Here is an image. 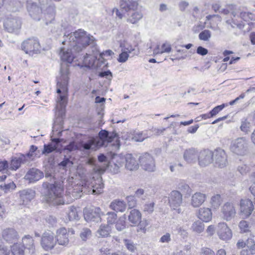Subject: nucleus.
<instances>
[{
  "instance_id": "56",
  "label": "nucleus",
  "mask_w": 255,
  "mask_h": 255,
  "mask_svg": "<svg viewBox=\"0 0 255 255\" xmlns=\"http://www.w3.org/2000/svg\"><path fill=\"white\" fill-rule=\"evenodd\" d=\"M227 106V105H226ZM226 106V105L223 104L222 105L215 107L212 111L210 112L211 117L216 116L221 111H222Z\"/></svg>"
},
{
  "instance_id": "33",
  "label": "nucleus",
  "mask_w": 255,
  "mask_h": 255,
  "mask_svg": "<svg viewBox=\"0 0 255 255\" xmlns=\"http://www.w3.org/2000/svg\"><path fill=\"white\" fill-rule=\"evenodd\" d=\"M19 193L21 199L25 203L30 201L35 196L34 191L30 189L23 190Z\"/></svg>"
},
{
  "instance_id": "26",
  "label": "nucleus",
  "mask_w": 255,
  "mask_h": 255,
  "mask_svg": "<svg viewBox=\"0 0 255 255\" xmlns=\"http://www.w3.org/2000/svg\"><path fill=\"white\" fill-rule=\"evenodd\" d=\"M137 6V2L133 0H121L120 2L121 8L127 12L136 10Z\"/></svg>"
},
{
  "instance_id": "21",
  "label": "nucleus",
  "mask_w": 255,
  "mask_h": 255,
  "mask_svg": "<svg viewBox=\"0 0 255 255\" xmlns=\"http://www.w3.org/2000/svg\"><path fill=\"white\" fill-rule=\"evenodd\" d=\"M199 153L195 148L186 149L183 153V158L188 163H195L198 159Z\"/></svg>"
},
{
  "instance_id": "61",
  "label": "nucleus",
  "mask_w": 255,
  "mask_h": 255,
  "mask_svg": "<svg viewBox=\"0 0 255 255\" xmlns=\"http://www.w3.org/2000/svg\"><path fill=\"white\" fill-rule=\"evenodd\" d=\"M249 170V167L245 164H241L238 167V171L242 175L247 174Z\"/></svg>"
},
{
  "instance_id": "49",
  "label": "nucleus",
  "mask_w": 255,
  "mask_h": 255,
  "mask_svg": "<svg viewBox=\"0 0 255 255\" xmlns=\"http://www.w3.org/2000/svg\"><path fill=\"white\" fill-rule=\"evenodd\" d=\"M226 22L228 24H230L233 28L235 27V26H237V27L241 29L243 28L244 26L242 21L240 20H238L234 18H232V21H231L230 20H228L226 21Z\"/></svg>"
},
{
  "instance_id": "30",
  "label": "nucleus",
  "mask_w": 255,
  "mask_h": 255,
  "mask_svg": "<svg viewBox=\"0 0 255 255\" xmlns=\"http://www.w3.org/2000/svg\"><path fill=\"white\" fill-rule=\"evenodd\" d=\"M94 43L90 44L89 45H91V46L93 47L94 49L93 50V54L94 55V56L97 54L98 53V50L96 46V45L95 44V39L94 38ZM94 56H92L90 55H88L86 54V55L84 56L83 62L85 64V65L86 67H90L92 66L94 64L95 59Z\"/></svg>"
},
{
  "instance_id": "4",
  "label": "nucleus",
  "mask_w": 255,
  "mask_h": 255,
  "mask_svg": "<svg viewBox=\"0 0 255 255\" xmlns=\"http://www.w3.org/2000/svg\"><path fill=\"white\" fill-rule=\"evenodd\" d=\"M116 137L117 133L114 132H109L106 130H101L98 136L91 137L86 141H82L81 147L84 150H96L105 145L106 143L112 142Z\"/></svg>"
},
{
  "instance_id": "57",
  "label": "nucleus",
  "mask_w": 255,
  "mask_h": 255,
  "mask_svg": "<svg viewBox=\"0 0 255 255\" xmlns=\"http://www.w3.org/2000/svg\"><path fill=\"white\" fill-rule=\"evenodd\" d=\"M122 52L119 55V57L118 59V60L119 62L124 63L127 61L128 58L129 57L128 52H127L126 51H122Z\"/></svg>"
},
{
  "instance_id": "62",
  "label": "nucleus",
  "mask_w": 255,
  "mask_h": 255,
  "mask_svg": "<svg viewBox=\"0 0 255 255\" xmlns=\"http://www.w3.org/2000/svg\"><path fill=\"white\" fill-rule=\"evenodd\" d=\"M114 159L116 160L117 162L115 163V165L117 167L116 170L118 172L119 169L123 165L124 159L119 156H116L114 157Z\"/></svg>"
},
{
  "instance_id": "59",
  "label": "nucleus",
  "mask_w": 255,
  "mask_h": 255,
  "mask_svg": "<svg viewBox=\"0 0 255 255\" xmlns=\"http://www.w3.org/2000/svg\"><path fill=\"white\" fill-rule=\"evenodd\" d=\"M171 241V235L169 233H166L161 237L159 242L162 244H168Z\"/></svg>"
},
{
  "instance_id": "63",
  "label": "nucleus",
  "mask_w": 255,
  "mask_h": 255,
  "mask_svg": "<svg viewBox=\"0 0 255 255\" xmlns=\"http://www.w3.org/2000/svg\"><path fill=\"white\" fill-rule=\"evenodd\" d=\"M200 255H215V253L212 250L208 248H202L201 250Z\"/></svg>"
},
{
  "instance_id": "55",
  "label": "nucleus",
  "mask_w": 255,
  "mask_h": 255,
  "mask_svg": "<svg viewBox=\"0 0 255 255\" xmlns=\"http://www.w3.org/2000/svg\"><path fill=\"white\" fill-rule=\"evenodd\" d=\"M247 247L249 252L252 255H255V242L253 239H249L247 240Z\"/></svg>"
},
{
  "instance_id": "51",
  "label": "nucleus",
  "mask_w": 255,
  "mask_h": 255,
  "mask_svg": "<svg viewBox=\"0 0 255 255\" xmlns=\"http://www.w3.org/2000/svg\"><path fill=\"white\" fill-rule=\"evenodd\" d=\"M68 215L70 221L78 219V212L76 208L72 206L70 207Z\"/></svg>"
},
{
  "instance_id": "10",
  "label": "nucleus",
  "mask_w": 255,
  "mask_h": 255,
  "mask_svg": "<svg viewBox=\"0 0 255 255\" xmlns=\"http://www.w3.org/2000/svg\"><path fill=\"white\" fill-rule=\"evenodd\" d=\"M140 164L146 171L153 172L155 169V163L153 157L148 153L142 154L139 158Z\"/></svg>"
},
{
  "instance_id": "48",
  "label": "nucleus",
  "mask_w": 255,
  "mask_h": 255,
  "mask_svg": "<svg viewBox=\"0 0 255 255\" xmlns=\"http://www.w3.org/2000/svg\"><path fill=\"white\" fill-rule=\"evenodd\" d=\"M0 188L5 193H7L8 192L11 191L12 190H14L16 188V185L13 183V182H11L7 184H4V185H0Z\"/></svg>"
},
{
  "instance_id": "58",
  "label": "nucleus",
  "mask_w": 255,
  "mask_h": 255,
  "mask_svg": "<svg viewBox=\"0 0 255 255\" xmlns=\"http://www.w3.org/2000/svg\"><path fill=\"white\" fill-rule=\"evenodd\" d=\"M126 200L128 203L129 208H132L135 206L136 204V201L135 198L133 196H129L126 198Z\"/></svg>"
},
{
  "instance_id": "28",
  "label": "nucleus",
  "mask_w": 255,
  "mask_h": 255,
  "mask_svg": "<svg viewBox=\"0 0 255 255\" xmlns=\"http://www.w3.org/2000/svg\"><path fill=\"white\" fill-rule=\"evenodd\" d=\"M125 167L130 171L136 170L138 167V163L135 158L131 154H128L125 156Z\"/></svg>"
},
{
  "instance_id": "41",
  "label": "nucleus",
  "mask_w": 255,
  "mask_h": 255,
  "mask_svg": "<svg viewBox=\"0 0 255 255\" xmlns=\"http://www.w3.org/2000/svg\"><path fill=\"white\" fill-rule=\"evenodd\" d=\"M122 51H126L128 53H131L134 50L132 45L125 39L120 40L118 41Z\"/></svg>"
},
{
  "instance_id": "12",
  "label": "nucleus",
  "mask_w": 255,
  "mask_h": 255,
  "mask_svg": "<svg viewBox=\"0 0 255 255\" xmlns=\"http://www.w3.org/2000/svg\"><path fill=\"white\" fill-rule=\"evenodd\" d=\"M21 24L18 17L8 18L4 23V27L8 32L17 33L21 27Z\"/></svg>"
},
{
  "instance_id": "38",
  "label": "nucleus",
  "mask_w": 255,
  "mask_h": 255,
  "mask_svg": "<svg viewBox=\"0 0 255 255\" xmlns=\"http://www.w3.org/2000/svg\"><path fill=\"white\" fill-rule=\"evenodd\" d=\"M223 200L219 194H216L211 197L210 200L211 207L213 210L218 209L222 204Z\"/></svg>"
},
{
  "instance_id": "27",
  "label": "nucleus",
  "mask_w": 255,
  "mask_h": 255,
  "mask_svg": "<svg viewBox=\"0 0 255 255\" xmlns=\"http://www.w3.org/2000/svg\"><path fill=\"white\" fill-rule=\"evenodd\" d=\"M198 218L203 222H208L211 220L212 213L209 208L202 207L198 210Z\"/></svg>"
},
{
  "instance_id": "1",
  "label": "nucleus",
  "mask_w": 255,
  "mask_h": 255,
  "mask_svg": "<svg viewBox=\"0 0 255 255\" xmlns=\"http://www.w3.org/2000/svg\"><path fill=\"white\" fill-rule=\"evenodd\" d=\"M64 36L65 39L62 44H68L69 47L67 49L61 48L59 55L62 61L69 63L75 58L74 53H79L88 45L94 43L93 36L81 29Z\"/></svg>"
},
{
  "instance_id": "25",
  "label": "nucleus",
  "mask_w": 255,
  "mask_h": 255,
  "mask_svg": "<svg viewBox=\"0 0 255 255\" xmlns=\"http://www.w3.org/2000/svg\"><path fill=\"white\" fill-rule=\"evenodd\" d=\"M27 8L30 15L33 19L39 20L42 17L41 6L39 7L35 3H29L27 4Z\"/></svg>"
},
{
  "instance_id": "13",
  "label": "nucleus",
  "mask_w": 255,
  "mask_h": 255,
  "mask_svg": "<svg viewBox=\"0 0 255 255\" xmlns=\"http://www.w3.org/2000/svg\"><path fill=\"white\" fill-rule=\"evenodd\" d=\"M217 233L219 238L224 241L229 240L232 237V232L225 222L218 223L217 226Z\"/></svg>"
},
{
  "instance_id": "47",
  "label": "nucleus",
  "mask_w": 255,
  "mask_h": 255,
  "mask_svg": "<svg viewBox=\"0 0 255 255\" xmlns=\"http://www.w3.org/2000/svg\"><path fill=\"white\" fill-rule=\"evenodd\" d=\"M116 228L119 231H122L126 228L125 218H120L116 223Z\"/></svg>"
},
{
  "instance_id": "15",
  "label": "nucleus",
  "mask_w": 255,
  "mask_h": 255,
  "mask_svg": "<svg viewBox=\"0 0 255 255\" xmlns=\"http://www.w3.org/2000/svg\"><path fill=\"white\" fill-rule=\"evenodd\" d=\"M223 218L227 221H230L236 215V211L234 205L230 202L225 203L221 208Z\"/></svg>"
},
{
  "instance_id": "24",
  "label": "nucleus",
  "mask_w": 255,
  "mask_h": 255,
  "mask_svg": "<svg viewBox=\"0 0 255 255\" xmlns=\"http://www.w3.org/2000/svg\"><path fill=\"white\" fill-rule=\"evenodd\" d=\"M44 176L43 173L36 168L30 169L25 176V178L29 182H34L40 180Z\"/></svg>"
},
{
  "instance_id": "53",
  "label": "nucleus",
  "mask_w": 255,
  "mask_h": 255,
  "mask_svg": "<svg viewBox=\"0 0 255 255\" xmlns=\"http://www.w3.org/2000/svg\"><path fill=\"white\" fill-rule=\"evenodd\" d=\"M211 36V32L209 30H204L199 35V38L200 40L204 41H208Z\"/></svg>"
},
{
  "instance_id": "7",
  "label": "nucleus",
  "mask_w": 255,
  "mask_h": 255,
  "mask_svg": "<svg viewBox=\"0 0 255 255\" xmlns=\"http://www.w3.org/2000/svg\"><path fill=\"white\" fill-rule=\"evenodd\" d=\"M40 243L45 251L53 250L56 245L54 234L50 231L45 232L41 237Z\"/></svg>"
},
{
  "instance_id": "17",
  "label": "nucleus",
  "mask_w": 255,
  "mask_h": 255,
  "mask_svg": "<svg viewBox=\"0 0 255 255\" xmlns=\"http://www.w3.org/2000/svg\"><path fill=\"white\" fill-rule=\"evenodd\" d=\"M213 160L216 165L221 168L227 164V155L225 151L221 148H218L213 152Z\"/></svg>"
},
{
  "instance_id": "3",
  "label": "nucleus",
  "mask_w": 255,
  "mask_h": 255,
  "mask_svg": "<svg viewBox=\"0 0 255 255\" xmlns=\"http://www.w3.org/2000/svg\"><path fill=\"white\" fill-rule=\"evenodd\" d=\"M42 187L44 190L42 192L43 200L46 202L53 205L64 204L63 199V189L60 184L44 182Z\"/></svg>"
},
{
  "instance_id": "43",
  "label": "nucleus",
  "mask_w": 255,
  "mask_h": 255,
  "mask_svg": "<svg viewBox=\"0 0 255 255\" xmlns=\"http://www.w3.org/2000/svg\"><path fill=\"white\" fill-rule=\"evenodd\" d=\"M155 203L153 201L147 202L142 207V211L143 212L150 214L154 211Z\"/></svg>"
},
{
  "instance_id": "45",
  "label": "nucleus",
  "mask_w": 255,
  "mask_h": 255,
  "mask_svg": "<svg viewBox=\"0 0 255 255\" xmlns=\"http://www.w3.org/2000/svg\"><path fill=\"white\" fill-rule=\"evenodd\" d=\"M11 250L13 255H24L23 247L19 244H14Z\"/></svg>"
},
{
  "instance_id": "39",
  "label": "nucleus",
  "mask_w": 255,
  "mask_h": 255,
  "mask_svg": "<svg viewBox=\"0 0 255 255\" xmlns=\"http://www.w3.org/2000/svg\"><path fill=\"white\" fill-rule=\"evenodd\" d=\"M37 149V147L36 146L31 145L28 153L26 154H24V156H25V159L27 162L34 160L36 157H39L36 152Z\"/></svg>"
},
{
  "instance_id": "22",
  "label": "nucleus",
  "mask_w": 255,
  "mask_h": 255,
  "mask_svg": "<svg viewBox=\"0 0 255 255\" xmlns=\"http://www.w3.org/2000/svg\"><path fill=\"white\" fill-rule=\"evenodd\" d=\"M3 239L8 243L15 244L18 240V235L17 232L12 228H8L2 232Z\"/></svg>"
},
{
  "instance_id": "32",
  "label": "nucleus",
  "mask_w": 255,
  "mask_h": 255,
  "mask_svg": "<svg viewBox=\"0 0 255 255\" xmlns=\"http://www.w3.org/2000/svg\"><path fill=\"white\" fill-rule=\"evenodd\" d=\"M111 227L107 224H102L97 231V236L99 238H107L110 236Z\"/></svg>"
},
{
  "instance_id": "34",
  "label": "nucleus",
  "mask_w": 255,
  "mask_h": 255,
  "mask_svg": "<svg viewBox=\"0 0 255 255\" xmlns=\"http://www.w3.org/2000/svg\"><path fill=\"white\" fill-rule=\"evenodd\" d=\"M171 51V47L169 43H165L161 46L157 44L153 50V55L155 56L163 53H169Z\"/></svg>"
},
{
  "instance_id": "44",
  "label": "nucleus",
  "mask_w": 255,
  "mask_h": 255,
  "mask_svg": "<svg viewBox=\"0 0 255 255\" xmlns=\"http://www.w3.org/2000/svg\"><path fill=\"white\" fill-rule=\"evenodd\" d=\"M148 137V135L146 132L138 131L134 133L132 139L135 141L141 142Z\"/></svg>"
},
{
  "instance_id": "37",
  "label": "nucleus",
  "mask_w": 255,
  "mask_h": 255,
  "mask_svg": "<svg viewBox=\"0 0 255 255\" xmlns=\"http://www.w3.org/2000/svg\"><path fill=\"white\" fill-rule=\"evenodd\" d=\"M22 243L25 248L28 249L31 253L34 252L35 250L34 240L30 236H25L22 238Z\"/></svg>"
},
{
  "instance_id": "6",
  "label": "nucleus",
  "mask_w": 255,
  "mask_h": 255,
  "mask_svg": "<svg viewBox=\"0 0 255 255\" xmlns=\"http://www.w3.org/2000/svg\"><path fill=\"white\" fill-rule=\"evenodd\" d=\"M231 150L238 155L243 156L248 153V141L246 137H238L233 140L230 145Z\"/></svg>"
},
{
  "instance_id": "40",
  "label": "nucleus",
  "mask_w": 255,
  "mask_h": 255,
  "mask_svg": "<svg viewBox=\"0 0 255 255\" xmlns=\"http://www.w3.org/2000/svg\"><path fill=\"white\" fill-rule=\"evenodd\" d=\"M191 230L197 234H200L204 230V224L200 221H196L191 226Z\"/></svg>"
},
{
  "instance_id": "5",
  "label": "nucleus",
  "mask_w": 255,
  "mask_h": 255,
  "mask_svg": "<svg viewBox=\"0 0 255 255\" xmlns=\"http://www.w3.org/2000/svg\"><path fill=\"white\" fill-rule=\"evenodd\" d=\"M41 15L46 20V23L51 22L54 19L55 15V5L51 0H40Z\"/></svg>"
},
{
  "instance_id": "8",
  "label": "nucleus",
  "mask_w": 255,
  "mask_h": 255,
  "mask_svg": "<svg viewBox=\"0 0 255 255\" xmlns=\"http://www.w3.org/2000/svg\"><path fill=\"white\" fill-rule=\"evenodd\" d=\"M21 48L25 53L32 55L40 52V45L37 39L29 38L22 42Z\"/></svg>"
},
{
  "instance_id": "64",
  "label": "nucleus",
  "mask_w": 255,
  "mask_h": 255,
  "mask_svg": "<svg viewBox=\"0 0 255 255\" xmlns=\"http://www.w3.org/2000/svg\"><path fill=\"white\" fill-rule=\"evenodd\" d=\"M60 141V140L59 138H53L52 139L51 142L47 144V145H49V146H51L54 150H56L57 148H58Z\"/></svg>"
},
{
  "instance_id": "11",
  "label": "nucleus",
  "mask_w": 255,
  "mask_h": 255,
  "mask_svg": "<svg viewBox=\"0 0 255 255\" xmlns=\"http://www.w3.org/2000/svg\"><path fill=\"white\" fill-rule=\"evenodd\" d=\"M87 183L84 180L81 181L80 184L74 185L72 188H68L67 194H70L74 199H77L81 196L82 192L90 194V191H87Z\"/></svg>"
},
{
  "instance_id": "31",
  "label": "nucleus",
  "mask_w": 255,
  "mask_h": 255,
  "mask_svg": "<svg viewBox=\"0 0 255 255\" xmlns=\"http://www.w3.org/2000/svg\"><path fill=\"white\" fill-rule=\"evenodd\" d=\"M128 17L127 18V22L131 24L137 23L142 17L143 15L140 11L131 10L128 12Z\"/></svg>"
},
{
  "instance_id": "23",
  "label": "nucleus",
  "mask_w": 255,
  "mask_h": 255,
  "mask_svg": "<svg viewBox=\"0 0 255 255\" xmlns=\"http://www.w3.org/2000/svg\"><path fill=\"white\" fill-rule=\"evenodd\" d=\"M207 196L201 192H196L192 195L191 198L190 204L194 208L201 206L206 201Z\"/></svg>"
},
{
  "instance_id": "35",
  "label": "nucleus",
  "mask_w": 255,
  "mask_h": 255,
  "mask_svg": "<svg viewBox=\"0 0 255 255\" xmlns=\"http://www.w3.org/2000/svg\"><path fill=\"white\" fill-rule=\"evenodd\" d=\"M26 162L27 161L25 159L24 154H21L18 158L15 157L11 160L9 168L13 170H16L20 167L22 163Z\"/></svg>"
},
{
  "instance_id": "60",
  "label": "nucleus",
  "mask_w": 255,
  "mask_h": 255,
  "mask_svg": "<svg viewBox=\"0 0 255 255\" xmlns=\"http://www.w3.org/2000/svg\"><path fill=\"white\" fill-rule=\"evenodd\" d=\"M124 243L127 248L129 251L131 252H134L135 251V250H136V247L133 242L128 240L126 239L124 240Z\"/></svg>"
},
{
  "instance_id": "19",
  "label": "nucleus",
  "mask_w": 255,
  "mask_h": 255,
  "mask_svg": "<svg viewBox=\"0 0 255 255\" xmlns=\"http://www.w3.org/2000/svg\"><path fill=\"white\" fill-rule=\"evenodd\" d=\"M254 206L253 202L249 199H242L240 201V212L245 218H248L253 212Z\"/></svg>"
},
{
  "instance_id": "50",
  "label": "nucleus",
  "mask_w": 255,
  "mask_h": 255,
  "mask_svg": "<svg viewBox=\"0 0 255 255\" xmlns=\"http://www.w3.org/2000/svg\"><path fill=\"white\" fill-rule=\"evenodd\" d=\"M176 231L177 234L183 239L186 238L188 236L187 231L184 226H177L176 228Z\"/></svg>"
},
{
  "instance_id": "14",
  "label": "nucleus",
  "mask_w": 255,
  "mask_h": 255,
  "mask_svg": "<svg viewBox=\"0 0 255 255\" xmlns=\"http://www.w3.org/2000/svg\"><path fill=\"white\" fill-rule=\"evenodd\" d=\"M104 215L99 207H95L84 212V218L87 222H99L101 221V216Z\"/></svg>"
},
{
  "instance_id": "18",
  "label": "nucleus",
  "mask_w": 255,
  "mask_h": 255,
  "mask_svg": "<svg viewBox=\"0 0 255 255\" xmlns=\"http://www.w3.org/2000/svg\"><path fill=\"white\" fill-rule=\"evenodd\" d=\"M55 236L56 244L59 245L67 246L69 244V236L67 229L65 228H61L56 231Z\"/></svg>"
},
{
  "instance_id": "29",
  "label": "nucleus",
  "mask_w": 255,
  "mask_h": 255,
  "mask_svg": "<svg viewBox=\"0 0 255 255\" xmlns=\"http://www.w3.org/2000/svg\"><path fill=\"white\" fill-rule=\"evenodd\" d=\"M110 208L113 210L118 212H124L127 208V204L125 202L119 199L113 200L110 205Z\"/></svg>"
},
{
  "instance_id": "20",
  "label": "nucleus",
  "mask_w": 255,
  "mask_h": 255,
  "mask_svg": "<svg viewBox=\"0 0 255 255\" xmlns=\"http://www.w3.org/2000/svg\"><path fill=\"white\" fill-rule=\"evenodd\" d=\"M94 183L92 182L91 183L89 181H86L87 183V191H90V194H99L103 192L104 184L102 182L101 178H97L94 180Z\"/></svg>"
},
{
  "instance_id": "52",
  "label": "nucleus",
  "mask_w": 255,
  "mask_h": 255,
  "mask_svg": "<svg viewBox=\"0 0 255 255\" xmlns=\"http://www.w3.org/2000/svg\"><path fill=\"white\" fill-rule=\"evenodd\" d=\"M239 227L242 233H247L250 231V227L249 224L246 221H241L239 223Z\"/></svg>"
},
{
  "instance_id": "46",
  "label": "nucleus",
  "mask_w": 255,
  "mask_h": 255,
  "mask_svg": "<svg viewBox=\"0 0 255 255\" xmlns=\"http://www.w3.org/2000/svg\"><path fill=\"white\" fill-rule=\"evenodd\" d=\"M107 224L110 226V225H112L116 222V221L117 219V215L115 212H108L107 213Z\"/></svg>"
},
{
  "instance_id": "54",
  "label": "nucleus",
  "mask_w": 255,
  "mask_h": 255,
  "mask_svg": "<svg viewBox=\"0 0 255 255\" xmlns=\"http://www.w3.org/2000/svg\"><path fill=\"white\" fill-rule=\"evenodd\" d=\"M80 237L83 241H86L91 236V231L88 228H84L81 233Z\"/></svg>"
},
{
  "instance_id": "2",
  "label": "nucleus",
  "mask_w": 255,
  "mask_h": 255,
  "mask_svg": "<svg viewBox=\"0 0 255 255\" xmlns=\"http://www.w3.org/2000/svg\"><path fill=\"white\" fill-rule=\"evenodd\" d=\"M60 74V76L57 78V93L58 97L55 107V112L58 116L62 117L65 114L67 104V85L69 79L68 69H61Z\"/></svg>"
},
{
  "instance_id": "9",
  "label": "nucleus",
  "mask_w": 255,
  "mask_h": 255,
  "mask_svg": "<svg viewBox=\"0 0 255 255\" xmlns=\"http://www.w3.org/2000/svg\"><path fill=\"white\" fill-rule=\"evenodd\" d=\"M168 203L170 208L180 214L182 210L180 208L182 203V195L177 190L172 191L169 195Z\"/></svg>"
},
{
  "instance_id": "16",
  "label": "nucleus",
  "mask_w": 255,
  "mask_h": 255,
  "mask_svg": "<svg viewBox=\"0 0 255 255\" xmlns=\"http://www.w3.org/2000/svg\"><path fill=\"white\" fill-rule=\"evenodd\" d=\"M213 152L207 149L199 151L198 163L201 166H206L211 163L213 160Z\"/></svg>"
},
{
  "instance_id": "36",
  "label": "nucleus",
  "mask_w": 255,
  "mask_h": 255,
  "mask_svg": "<svg viewBox=\"0 0 255 255\" xmlns=\"http://www.w3.org/2000/svg\"><path fill=\"white\" fill-rule=\"evenodd\" d=\"M128 218L131 223L136 224L140 221L141 214L138 210L133 209L130 212Z\"/></svg>"
},
{
  "instance_id": "42",
  "label": "nucleus",
  "mask_w": 255,
  "mask_h": 255,
  "mask_svg": "<svg viewBox=\"0 0 255 255\" xmlns=\"http://www.w3.org/2000/svg\"><path fill=\"white\" fill-rule=\"evenodd\" d=\"M240 129L245 133H248L251 131V124L247 119H243L241 121Z\"/></svg>"
}]
</instances>
